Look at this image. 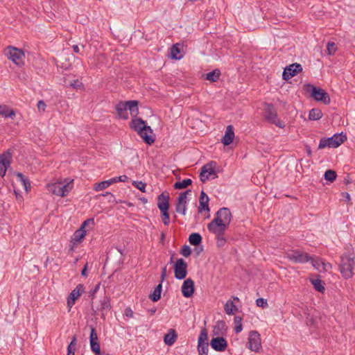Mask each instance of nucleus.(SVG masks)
Here are the masks:
<instances>
[{"label":"nucleus","instance_id":"f257e3e1","mask_svg":"<svg viewBox=\"0 0 355 355\" xmlns=\"http://www.w3.org/2000/svg\"><path fill=\"white\" fill-rule=\"evenodd\" d=\"M138 105L139 101L136 100L119 101L115 106L117 116L119 119H128L129 110L132 116L130 128L138 133L146 144H151L155 141V138L148 133L153 134V130L144 120L137 116L139 114Z\"/></svg>","mask_w":355,"mask_h":355},{"label":"nucleus","instance_id":"f03ea898","mask_svg":"<svg viewBox=\"0 0 355 355\" xmlns=\"http://www.w3.org/2000/svg\"><path fill=\"white\" fill-rule=\"evenodd\" d=\"M232 218L230 209L222 207L218 210L214 218L207 225L209 232L216 235L218 247H222L226 243L224 234L230 225Z\"/></svg>","mask_w":355,"mask_h":355},{"label":"nucleus","instance_id":"7ed1b4c3","mask_svg":"<svg viewBox=\"0 0 355 355\" xmlns=\"http://www.w3.org/2000/svg\"><path fill=\"white\" fill-rule=\"evenodd\" d=\"M304 89L306 92L309 93L311 98H313L315 101L318 102H322L324 105L330 104V96L324 89L310 83L305 84L304 85Z\"/></svg>","mask_w":355,"mask_h":355},{"label":"nucleus","instance_id":"20e7f679","mask_svg":"<svg viewBox=\"0 0 355 355\" xmlns=\"http://www.w3.org/2000/svg\"><path fill=\"white\" fill-rule=\"evenodd\" d=\"M169 200L170 196L167 191H164L157 196V207L160 210L162 220L165 225L170 223Z\"/></svg>","mask_w":355,"mask_h":355},{"label":"nucleus","instance_id":"39448f33","mask_svg":"<svg viewBox=\"0 0 355 355\" xmlns=\"http://www.w3.org/2000/svg\"><path fill=\"white\" fill-rule=\"evenodd\" d=\"M347 137L346 134L343 132L340 133H336L330 137L321 138L318 148L322 149L324 148H337L343 142L347 140Z\"/></svg>","mask_w":355,"mask_h":355},{"label":"nucleus","instance_id":"423d86ee","mask_svg":"<svg viewBox=\"0 0 355 355\" xmlns=\"http://www.w3.org/2000/svg\"><path fill=\"white\" fill-rule=\"evenodd\" d=\"M355 264L354 256L350 257L343 254L341 257V263L340 265V271L343 277L349 279L353 275V268Z\"/></svg>","mask_w":355,"mask_h":355},{"label":"nucleus","instance_id":"0eeeda50","mask_svg":"<svg viewBox=\"0 0 355 355\" xmlns=\"http://www.w3.org/2000/svg\"><path fill=\"white\" fill-rule=\"evenodd\" d=\"M198 352L199 355H208L209 343L207 330L205 327L201 329L198 340Z\"/></svg>","mask_w":355,"mask_h":355},{"label":"nucleus","instance_id":"6e6552de","mask_svg":"<svg viewBox=\"0 0 355 355\" xmlns=\"http://www.w3.org/2000/svg\"><path fill=\"white\" fill-rule=\"evenodd\" d=\"M8 58L11 60L16 65L21 67L24 64L23 58L24 53L22 50L15 47L9 46L7 53Z\"/></svg>","mask_w":355,"mask_h":355},{"label":"nucleus","instance_id":"1a4fd4ad","mask_svg":"<svg viewBox=\"0 0 355 355\" xmlns=\"http://www.w3.org/2000/svg\"><path fill=\"white\" fill-rule=\"evenodd\" d=\"M187 262L182 258L178 259L173 265L175 277L178 279H184L187 275Z\"/></svg>","mask_w":355,"mask_h":355},{"label":"nucleus","instance_id":"9d476101","mask_svg":"<svg viewBox=\"0 0 355 355\" xmlns=\"http://www.w3.org/2000/svg\"><path fill=\"white\" fill-rule=\"evenodd\" d=\"M302 71V67L300 64L297 62L293 63L284 68L282 73V78L283 80L288 81Z\"/></svg>","mask_w":355,"mask_h":355},{"label":"nucleus","instance_id":"9b49d317","mask_svg":"<svg viewBox=\"0 0 355 355\" xmlns=\"http://www.w3.org/2000/svg\"><path fill=\"white\" fill-rule=\"evenodd\" d=\"M287 258L295 263H305L311 259L309 254L300 250H291L287 252Z\"/></svg>","mask_w":355,"mask_h":355},{"label":"nucleus","instance_id":"f8f14e48","mask_svg":"<svg viewBox=\"0 0 355 355\" xmlns=\"http://www.w3.org/2000/svg\"><path fill=\"white\" fill-rule=\"evenodd\" d=\"M248 348L254 352H258L261 347L260 335L256 331L250 332L248 342L247 343Z\"/></svg>","mask_w":355,"mask_h":355},{"label":"nucleus","instance_id":"ddd939ff","mask_svg":"<svg viewBox=\"0 0 355 355\" xmlns=\"http://www.w3.org/2000/svg\"><path fill=\"white\" fill-rule=\"evenodd\" d=\"M268 122L276 125L277 127L284 128L285 123L278 118L277 111L272 104L268 103Z\"/></svg>","mask_w":355,"mask_h":355},{"label":"nucleus","instance_id":"4468645a","mask_svg":"<svg viewBox=\"0 0 355 355\" xmlns=\"http://www.w3.org/2000/svg\"><path fill=\"white\" fill-rule=\"evenodd\" d=\"M84 291V286L83 284H79L68 295L67 297V306L69 308V311L71 309V307L75 304L76 300L81 295L82 293Z\"/></svg>","mask_w":355,"mask_h":355},{"label":"nucleus","instance_id":"2eb2a0df","mask_svg":"<svg viewBox=\"0 0 355 355\" xmlns=\"http://www.w3.org/2000/svg\"><path fill=\"white\" fill-rule=\"evenodd\" d=\"M210 345L216 352H224L227 347V342L223 336L211 338Z\"/></svg>","mask_w":355,"mask_h":355},{"label":"nucleus","instance_id":"dca6fc26","mask_svg":"<svg viewBox=\"0 0 355 355\" xmlns=\"http://www.w3.org/2000/svg\"><path fill=\"white\" fill-rule=\"evenodd\" d=\"M182 295L184 297L189 298L193 296L195 291L194 282L191 278H189L182 284L181 288Z\"/></svg>","mask_w":355,"mask_h":355},{"label":"nucleus","instance_id":"f3484780","mask_svg":"<svg viewBox=\"0 0 355 355\" xmlns=\"http://www.w3.org/2000/svg\"><path fill=\"white\" fill-rule=\"evenodd\" d=\"M110 297L105 295L103 298L100 301V304L96 307V309H94L93 304H92V309L94 311V314L96 315L97 311H108L111 309Z\"/></svg>","mask_w":355,"mask_h":355},{"label":"nucleus","instance_id":"a211bd4d","mask_svg":"<svg viewBox=\"0 0 355 355\" xmlns=\"http://www.w3.org/2000/svg\"><path fill=\"white\" fill-rule=\"evenodd\" d=\"M234 139V127L232 125H229L226 128L225 135L223 137L221 141L225 146H229L230 144H232L233 142Z\"/></svg>","mask_w":355,"mask_h":355},{"label":"nucleus","instance_id":"6ab92c4d","mask_svg":"<svg viewBox=\"0 0 355 355\" xmlns=\"http://www.w3.org/2000/svg\"><path fill=\"white\" fill-rule=\"evenodd\" d=\"M178 339V334L173 329H170L167 334L164 336V342L168 346L173 345Z\"/></svg>","mask_w":355,"mask_h":355},{"label":"nucleus","instance_id":"aec40b11","mask_svg":"<svg viewBox=\"0 0 355 355\" xmlns=\"http://www.w3.org/2000/svg\"><path fill=\"white\" fill-rule=\"evenodd\" d=\"M181 53V47L180 44L177 43L174 44L171 46L170 49V58L171 59L175 60H180L182 58V55L180 54Z\"/></svg>","mask_w":355,"mask_h":355},{"label":"nucleus","instance_id":"412c9836","mask_svg":"<svg viewBox=\"0 0 355 355\" xmlns=\"http://www.w3.org/2000/svg\"><path fill=\"white\" fill-rule=\"evenodd\" d=\"M0 116L13 119L15 116V111L6 105H0Z\"/></svg>","mask_w":355,"mask_h":355},{"label":"nucleus","instance_id":"4be33fe9","mask_svg":"<svg viewBox=\"0 0 355 355\" xmlns=\"http://www.w3.org/2000/svg\"><path fill=\"white\" fill-rule=\"evenodd\" d=\"M162 290V282H160L154 289L153 292L151 293L148 297L153 302H157L161 298V293Z\"/></svg>","mask_w":355,"mask_h":355},{"label":"nucleus","instance_id":"5701e85b","mask_svg":"<svg viewBox=\"0 0 355 355\" xmlns=\"http://www.w3.org/2000/svg\"><path fill=\"white\" fill-rule=\"evenodd\" d=\"M86 235V230H82V229H78L74 233L71 238V242L73 244L82 242V240Z\"/></svg>","mask_w":355,"mask_h":355},{"label":"nucleus","instance_id":"b1692460","mask_svg":"<svg viewBox=\"0 0 355 355\" xmlns=\"http://www.w3.org/2000/svg\"><path fill=\"white\" fill-rule=\"evenodd\" d=\"M202 236L199 233H191L189 236V242L191 245L198 246L202 243Z\"/></svg>","mask_w":355,"mask_h":355},{"label":"nucleus","instance_id":"393cba45","mask_svg":"<svg viewBox=\"0 0 355 355\" xmlns=\"http://www.w3.org/2000/svg\"><path fill=\"white\" fill-rule=\"evenodd\" d=\"M224 309L227 315H234L235 312L238 311L237 307L234 305V302L229 300L227 301L224 306Z\"/></svg>","mask_w":355,"mask_h":355},{"label":"nucleus","instance_id":"a878e982","mask_svg":"<svg viewBox=\"0 0 355 355\" xmlns=\"http://www.w3.org/2000/svg\"><path fill=\"white\" fill-rule=\"evenodd\" d=\"M322 112L319 108H313L309 111V119L313 121H317L322 117Z\"/></svg>","mask_w":355,"mask_h":355},{"label":"nucleus","instance_id":"bb28decb","mask_svg":"<svg viewBox=\"0 0 355 355\" xmlns=\"http://www.w3.org/2000/svg\"><path fill=\"white\" fill-rule=\"evenodd\" d=\"M310 282L317 291L320 292L322 293H324L325 288L322 284V281L320 279L310 278Z\"/></svg>","mask_w":355,"mask_h":355},{"label":"nucleus","instance_id":"cd10ccee","mask_svg":"<svg viewBox=\"0 0 355 355\" xmlns=\"http://www.w3.org/2000/svg\"><path fill=\"white\" fill-rule=\"evenodd\" d=\"M220 75V71L219 69H214L206 74L205 79L209 80L210 82H216Z\"/></svg>","mask_w":355,"mask_h":355},{"label":"nucleus","instance_id":"c85d7f7f","mask_svg":"<svg viewBox=\"0 0 355 355\" xmlns=\"http://www.w3.org/2000/svg\"><path fill=\"white\" fill-rule=\"evenodd\" d=\"M191 184H192V180L190 178H187V179H184L182 181L176 182L174 184L173 187L175 189H183L188 187Z\"/></svg>","mask_w":355,"mask_h":355},{"label":"nucleus","instance_id":"c756f323","mask_svg":"<svg viewBox=\"0 0 355 355\" xmlns=\"http://www.w3.org/2000/svg\"><path fill=\"white\" fill-rule=\"evenodd\" d=\"M115 179H110L108 180L102 181L96 184L94 187L95 191H101L107 188L112 184H114Z\"/></svg>","mask_w":355,"mask_h":355},{"label":"nucleus","instance_id":"7c9ffc66","mask_svg":"<svg viewBox=\"0 0 355 355\" xmlns=\"http://www.w3.org/2000/svg\"><path fill=\"white\" fill-rule=\"evenodd\" d=\"M73 180H71L70 182H67L66 184H64L60 182V188L62 191L61 196L64 197L66 196L69 192L71 190L73 187Z\"/></svg>","mask_w":355,"mask_h":355},{"label":"nucleus","instance_id":"2f4dec72","mask_svg":"<svg viewBox=\"0 0 355 355\" xmlns=\"http://www.w3.org/2000/svg\"><path fill=\"white\" fill-rule=\"evenodd\" d=\"M73 180H71L70 182H67L66 184H64L60 182V188L62 191L61 196L64 197L66 196L69 192L71 190L73 187Z\"/></svg>","mask_w":355,"mask_h":355},{"label":"nucleus","instance_id":"473e14b6","mask_svg":"<svg viewBox=\"0 0 355 355\" xmlns=\"http://www.w3.org/2000/svg\"><path fill=\"white\" fill-rule=\"evenodd\" d=\"M73 180H71L70 182H67L66 184H64L60 182V188L62 191L61 196L64 197L66 196L69 192L71 190L73 187Z\"/></svg>","mask_w":355,"mask_h":355},{"label":"nucleus","instance_id":"72a5a7b5","mask_svg":"<svg viewBox=\"0 0 355 355\" xmlns=\"http://www.w3.org/2000/svg\"><path fill=\"white\" fill-rule=\"evenodd\" d=\"M324 179L330 182H333L337 178V173L335 171L329 169L324 172Z\"/></svg>","mask_w":355,"mask_h":355},{"label":"nucleus","instance_id":"f704fd0d","mask_svg":"<svg viewBox=\"0 0 355 355\" xmlns=\"http://www.w3.org/2000/svg\"><path fill=\"white\" fill-rule=\"evenodd\" d=\"M234 322L235 324L234 331L236 334L241 332L243 329L242 326V318L240 316H235L234 319Z\"/></svg>","mask_w":355,"mask_h":355},{"label":"nucleus","instance_id":"c9c22d12","mask_svg":"<svg viewBox=\"0 0 355 355\" xmlns=\"http://www.w3.org/2000/svg\"><path fill=\"white\" fill-rule=\"evenodd\" d=\"M12 157H0V168H8L11 163Z\"/></svg>","mask_w":355,"mask_h":355},{"label":"nucleus","instance_id":"e433bc0d","mask_svg":"<svg viewBox=\"0 0 355 355\" xmlns=\"http://www.w3.org/2000/svg\"><path fill=\"white\" fill-rule=\"evenodd\" d=\"M90 347L92 351L95 354V355H101V347L100 343L98 340L90 342Z\"/></svg>","mask_w":355,"mask_h":355},{"label":"nucleus","instance_id":"4c0bfd02","mask_svg":"<svg viewBox=\"0 0 355 355\" xmlns=\"http://www.w3.org/2000/svg\"><path fill=\"white\" fill-rule=\"evenodd\" d=\"M187 209V202L179 203V202H176L175 203V211L177 213H180L182 215H185Z\"/></svg>","mask_w":355,"mask_h":355},{"label":"nucleus","instance_id":"58836bf2","mask_svg":"<svg viewBox=\"0 0 355 355\" xmlns=\"http://www.w3.org/2000/svg\"><path fill=\"white\" fill-rule=\"evenodd\" d=\"M209 199H205V201H199L200 205L198 207V212L202 213L204 211H209Z\"/></svg>","mask_w":355,"mask_h":355},{"label":"nucleus","instance_id":"ea45409f","mask_svg":"<svg viewBox=\"0 0 355 355\" xmlns=\"http://www.w3.org/2000/svg\"><path fill=\"white\" fill-rule=\"evenodd\" d=\"M51 187V191L54 194L61 196L62 191L60 188V182L53 184Z\"/></svg>","mask_w":355,"mask_h":355},{"label":"nucleus","instance_id":"a19ab883","mask_svg":"<svg viewBox=\"0 0 355 355\" xmlns=\"http://www.w3.org/2000/svg\"><path fill=\"white\" fill-rule=\"evenodd\" d=\"M132 184L135 187L138 189L141 192H146V183L143 182L142 181H133Z\"/></svg>","mask_w":355,"mask_h":355},{"label":"nucleus","instance_id":"79ce46f5","mask_svg":"<svg viewBox=\"0 0 355 355\" xmlns=\"http://www.w3.org/2000/svg\"><path fill=\"white\" fill-rule=\"evenodd\" d=\"M191 192V191L190 189H187L185 191L180 193L177 198V202H179L180 204L183 202H187V195Z\"/></svg>","mask_w":355,"mask_h":355},{"label":"nucleus","instance_id":"37998d69","mask_svg":"<svg viewBox=\"0 0 355 355\" xmlns=\"http://www.w3.org/2000/svg\"><path fill=\"white\" fill-rule=\"evenodd\" d=\"M336 46L334 42H329L327 45L328 55H334L336 51Z\"/></svg>","mask_w":355,"mask_h":355},{"label":"nucleus","instance_id":"c03bdc74","mask_svg":"<svg viewBox=\"0 0 355 355\" xmlns=\"http://www.w3.org/2000/svg\"><path fill=\"white\" fill-rule=\"evenodd\" d=\"M180 253L185 257H188L191 255V248L187 245H184L182 246V248H181V250H180Z\"/></svg>","mask_w":355,"mask_h":355},{"label":"nucleus","instance_id":"a18cd8bd","mask_svg":"<svg viewBox=\"0 0 355 355\" xmlns=\"http://www.w3.org/2000/svg\"><path fill=\"white\" fill-rule=\"evenodd\" d=\"M98 340V335L96 331V329L91 326L90 327V335H89V342L97 341Z\"/></svg>","mask_w":355,"mask_h":355},{"label":"nucleus","instance_id":"49530a36","mask_svg":"<svg viewBox=\"0 0 355 355\" xmlns=\"http://www.w3.org/2000/svg\"><path fill=\"white\" fill-rule=\"evenodd\" d=\"M225 322L223 320H219L217 322L216 325L214 327V334L218 335V332H216V329H218V331H220L221 329H225Z\"/></svg>","mask_w":355,"mask_h":355},{"label":"nucleus","instance_id":"de8ad7c7","mask_svg":"<svg viewBox=\"0 0 355 355\" xmlns=\"http://www.w3.org/2000/svg\"><path fill=\"white\" fill-rule=\"evenodd\" d=\"M101 283L97 284L95 287L92 289H91L89 292V297L92 299V304H93V300L94 298L95 294L97 293V291L100 288Z\"/></svg>","mask_w":355,"mask_h":355},{"label":"nucleus","instance_id":"09e8293b","mask_svg":"<svg viewBox=\"0 0 355 355\" xmlns=\"http://www.w3.org/2000/svg\"><path fill=\"white\" fill-rule=\"evenodd\" d=\"M89 223L94 224V220L93 218H88L83 221L79 229H82V230H85V227L89 225Z\"/></svg>","mask_w":355,"mask_h":355},{"label":"nucleus","instance_id":"8fccbe9b","mask_svg":"<svg viewBox=\"0 0 355 355\" xmlns=\"http://www.w3.org/2000/svg\"><path fill=\"white\" fill-rule=\"evenodd\" d=\"M306 323L308 326L314 327L316 324V320L312 316H307L306 319Z\"/></svg>","mask_w":355,"mask_h":355},{"label":"nucleus","instance_id":"3c124183","mask_svg":"<svg viewBox=\"0 0 355 355\" xmlns=\"http://www.w3.org/2000/svg\"><path fill=\"white\" fill-rule=\"evenodd\" d=\"M256 304L258 306L264 308V306L266 305V299L262 297L258 298L256 300Z\"/></svg>","mask_w":355,"mask_h":355},{"label":"nucleus","instance_id":"603ef678","mask_svg":"<svg viewBox=\"0 0 355 355\" xmlns=\"http://www.w3.org/2000/svg\"><path fill=\"white\" fill-rule=\"evenodd\" d=\"M216 162H214V161H211L210 162L207 163V164L204 165L202 166L203 168V172L204 173H207V168L208 167H211V168H216Z\"/></svg>","mask_w":355,"mask_h":355},{"label":"nucleus","instance_id":"864d4df0","mask_svg":"<svg viewBox=\"0 0 355 355\" xmlns=\"http://www.w3.org/2000/svg\"><path fill=\"white\" fill-rule=\"evenodd\" d=\"M112 179H115L114 183H116L117 182H125L128 181V177L124 175H121L119 177L112 178Z\"/></svg>","mask_w":355,"mask_h":355},{"label":"nucleus","instance_id":"5fc2aeb1","mask_svg":"<svg viewBox=\"0 0 355 355\" xmlns=\"http://www.w3.org/2000/svg\"><path fill=\"white\" fill-rule=\"evenodd\" d=\"M207 173L203 172V168L202 167L201 171L200 173V179L202 182H205L207 180H209V175H205Z\"/></svg>","mask_w":355,"mask_h":355},{"label":"nucleus","instance_id":"6e6d98bb","mask_svg":"<svg viewBox=\"0 0 355 355\" xmlns=\"http://www.w3.org/2000/svg\"><path fill=\"white\" fill-rule=\"evenodd\" d=\"M125 315L128 318H132L133 316V311L130 307H127L125 309Z\"/></svg>","mask_w":355,"mask_h":355},{"label":"nucleus","instance_id":"4d7b16f0","mask_svg":"<svg viewBox=\"0 0 355 355\" xmlns=\"http://www.w3.org/2000/svg\"><path fill=\"white\" fill-rule=\"evenodd\" d=\"M23 182V184L24 186V188L26 191L28 190V189H31V184L29 180L26 178L24 180L21 181Z\"/></svg>","mask_w":355,"mask_h":355},{"label":"nucleus","instance_id":"13d9d810","mask_svg":"<svg viewBox=\"0 0 355 355\" xmlns=\"http://www.w3.org/2000/svg\"><path fill=\"white\" fill-rule=\"evenodd\" d=\"M37 106L38 110L42 109V110H44L46 105V103L44 102V101L40 100L38 101Z\"/></svg>","mask_w":355,"mask_h":355},{"label":"nucleus","instance_id":"bf43d9fd","mask_svg":"<svg viewBox=\"0 0 355 355\" xmlns=\"http://www.w3.org/2000/svg\"><path fill=\"white\" fill-rule=\"evenodd\" d=\"M205 199H209L206 193L202 190L200 192L199 201H205Z\"/></svg>","mask_w":355,"mask_h":355},{"label":"nucleus","instance_id":"052dcab7","mask_svg":"<svg viewBox=\"0 0 355 355\" xmlns=\"http://www.w3.org/2000/svg\"><path fill=\"white\" fill-rule=\"evenodd\" d=\"M166 277V266H164L162 269V272H161V282H162L165 278Z\"/></svg>","mask_w":355,"mask_h":355},{"label":"nucleus","instance_id":"680f3d73","mask_svg":"<svg viewBox=\"0 0 355 355\" xmlns=\"http://www.w3.org/2000/svg\"><path fill=\"white\" fill-rule=\"evenodd\" d=\"M75 347H76V345H71V344L69 343L67 347V354L75 353V351H76Z\"/></svg>","mask_w":355,"mask_h":355},{"label":"nucleus","instance_id":"e2e57ef3","mask_svg":"<svg viewBox=\"0 0 355 355\" xmlns=\"http://www.w3.org/2000/svg\"><path fill=\"white\" fill-rule=\"evenodd\" d=\"M71 63L67 62V63H62V64H57L58 67H60L65 70L68 69L71 67Z\"/></svg>","mask_w":355,"mask_h":355},{"label":"nucleus","instance_id":"0e129e2a","mask_svg":"<svg viewBox=\"0 0 355 355\" xmlns=\"http://www.w3.org/2000/svg\"><path fill=\"white\" fill-rule=\"evenodd\" d=\"M81 83H80L78 80H73V82L71 83V86L75 89H78Z\"/></svg>","mask_w":355,"mask_h":355},{"label":"nucleus","instance_id":"69168bd1","mask_svg":"<svg viewBox=\"0 0 355 355\" xmlns=\"http://www.w3.org/2000/svg\"><path fill=\"white\" fill-rule=\"evenodd\" d=\"M207 173H208V175L216 174V171L215 168H211V167L207 168Z\"/></svg>","mask_w":355,"mask_h":355},{"label":"nucleus","instance_id":"338daca9","mask_svg":"<svg viewBox=\"0 0 355 355\" xmlns=\"http://www.w3.org/2000/svg\"><path fill=\"white\" fill-rule=\"evenodd\" d=\"M87 266H88V263H86V264L84 266V267L81 271V275L83 277L87 276Z\"/></svg>","mask_w":355,"mask_h":355},{"label":"nucleus","instance_id":"774afa93","mask_svg":"<svg viewBox=\"0 0 355 355\" xmlns=\"http://www.w3.org/2000/svg\"><path fill=\"white\" fill-rule=\"evenodd\" d=\"M194 250L196 252V255L198 256L203 251V247L202 245H200V246L198 245L195 248Z\"/></svg>","mask_w":355,"mask_h":355}]
</instances>
